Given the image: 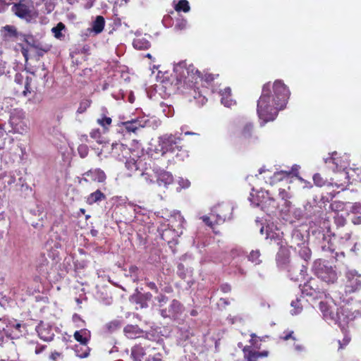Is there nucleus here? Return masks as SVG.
Listing matches in <instances>:
<instances>
[{
	"label": "nucleus",
	"mask_w": 361,
	"mask_h": 361,
	"mask_svg": "<svg viewBox=\"0 0 361 361\" xmlns=\"http://www.w3.org/2000/svg\"><path fill=\"white\" fill-rule=\"evenodd\" d=\"M159 124V121L155 117H149L146 115L121 123L122 126L127 132L133 133H136L140 129L146 127L157 128Z\"/></svg>",
	"instance_id": "423d86ee"
},
{
	"label": "nucleus",
	"mask_w": 361,
	"mask_h": 361,
	"mask_svg": "<svg viewBox=\"0 0 361 361\" xmlns=\"http://www.w3.org/2000/svg\"><path fill=\"white\" fill-rule=\"evenodd\" d=\"M97 122L102 126L106 128L111 123V118L110 117H104L101 119H98Z\"/></svg>",
	"instance_id": "09e8293b"
},
{
	"label": "nucleus",
	"mask_w": 361,
	"mask_h": 361,
	"mask_svg": "<svg viewBox=\"0 0 361 361\" xmlns=\"http://www.w3.org/2000/svg\"><path fill=\"white\" fill-rule=\"evenodd\" d=\"M174 8L178 12L183 11L185 13H188L190 10L189 2L187 0H180L175 5Z\"/></svg>",
	"instance_id": "473e14b6"
},
{
	"label": "nucleus",
	"mask_w": 361,
	"mask_h": 361,
	"mask_svg": "<svg viewBox=\"0 0 361 361\" xmlns=\"http://www.w3.org/2000/svg\"><path fill=\"white\" fill-rule=\"evenodd\" d=\"M89 334L86 329L76 331L74 334L75 339L80 342V345H75V353L80 358H85L89 355L90 349L87 346Z\"/></svg>",
	"instance_id": "6e6552de"
},
{
	"label": "nucleus",
	"mask_w": 361,
	"mask_h": 361,
	"mask_svg": "<svg viewBox=\"0 0 361 361\" xmlns=\"http://www.w3.org/2000/svg\"><path fill=\"white\" fill-rule=\"evenodd\" d=\"M319 309L324 319L329 324H337L342 329L354 318L353 314L346 307L338 308L331 300L321 301Z\"/></svg>",
	"instance_id": "f03ea898"
},
{
	"label": "nucleus",
	"mask_w": 361,
	"mask_h": 361,
	"mask_svg": "<svg viewBox=\"0 0 361 361\" xmlns=\"http://www.w3.org/2000/svg\"><path fill=\"white\" fill-rule=\"evenodd\" d=\"M6 73V66L4 63L0 62V77Z\"/></svg>",
	"instance_id": "e2e57ef3"
},
{
	"label": "nucleus",
	"mask_w": 361,
	"mask_h": 361,
	"mask_svg": "<svg viewBox=\"0 0 361 361\" xmlns=\"http://www.w3.org/2000/svg\"><path fill=\"white\" fill-rule=\"evenodd\" d=\"M173 73L176 79L175 85L178 90L185 86L192 88L197 82V80L202 77L200 71L192 64H188L185 61L174 63Z\"/></svg>",
	"instance_id": "7ed1b4c3"
},
{
	"label": "nucleus",
	"mask_w": 361,
	"mask_h": 361,
	"mask_svg": "<svg viewBox=\"0 0 361 361\" xmlns=\"http://www.w3.org/2000/svg\"><path fill=\"white\" fill-rule=\"evenodd\" d=\"M290 92L281 80H276L271 90L270 83L263 86L262 94L257 101V112L262 125L273 121L278 112L285 108Z\"/></svg>",
	"instance_id": "f257e3e1"
},
{
	"label": "nucleus",
	"mask_w": 361,
	"mask_h": 361,
	"mask_svg": "<svg viewBox=\"0 0 361 361\" xmlns=\"http://www.w3.org/2000/svg\"><path fill=\"white\" fill-rule=\"evenodd\" d=\"M133 45L136 49H147L150 47V42L145 37L137 36L134 39Z\"/></svg>",
	"instance_id": "393cba45"
},
{
	"label": "nucleus",
	"mask_w": 361,
	"mask_h": 361,
	"mask_svg": "<svg viewBox=\"0 0 361 361\" xmlns=\"http://www.w3.org/2000/svg\"><path fill=\"white\" fill-rule=\"evenodd\" d=\"M105 20L103 16H97L95 20L92 23L91 27L87 30L90 34L93 33L94 35H97L101 33L104 27Z\"/></svg>",
	"instance_id": "aec40b11"
},
{
	"label": "nucleus",
	"mask_w": 361,
	"mask_h": 361,
	"mask_svg": "<svg viewBox=\"0 0 361 361\" xmlns=\"http://www.w3.org/2000/svg\"><path fill=\"white\" fill-rule=\"evenodd\" d=\"M153 172L154 178H157V184L159 186L167 187V185L173 183V178L171 173L157 168L153 169Z\"/></svg>",
	"instance_id": "f8f14e48"
},
{
	"label": "nucleus",
	"mask_w": 361,
	"mask_h": 361,
	"mask_svg": "<svg viewBox=\"0 0 361 361\" xmlns=\"http://www.w3.org/2000/svg\"><path fill=\"white\" fill-rule=\"evenodd\" d=\"M191 271L188 269L185 271L183 264H179L178 265V274L182 279H185L188 274H190Z\"/></svg>",
	"instance_id": "37998d69"
},
{
	"label": "nucleus",
	"mask_w": 361,
	"mask_h": 361,
	"mask_svg": "<svg viewBox=\"0 0 361 361\" xmlns=\"http://www.w3.org/2000/svg\"><path fill=\"white\" fill-rule=\"evenodd\" d=\"M313 181L314 183L318 187H322L326 183V180L322 177L319 173H315L313 176Z\"/></svg>",
	"instance_id": "a19ab883"
},
{
	"label": "nucleus",
	"mask_w": 361,
	"mask_h": 361,
	"mask_svg": "<svg viewBox=\"0 0 361 361\" xmlns=\"http://www.w3.org/2000/svg\"><path fill=\"white\" fill-rule=\"evenodd\" d=\"M219 94L221 96V104L225 106L230 107L235 104V102L231 98V89L229 87L221 90Z\"/></svg>",
	"instance_id": "b1692460"
},
{
	"label": "nucleus",
	"mask_w": 361,
	"mask_h": 361,
	"mask_svg": "<svg viewBox=\"0 0 361 361\" xmlns=\"http://www.w3.org/2000/svg\"><path fill=\"white\" fill-rule=\"evenodd\" d=\"M243 350L246 361H257L259 357V352L256 351L251 346H245Z\"/></svg>",
	"instance_id": "a878e982"
},
{
	"label": "nucleus",
	"mask_w": 361,
	"mask_h": 361,
	"mask_svg": "<svg viewBox=\"0 0 361 361\" xmlns=\"http://www.w3.org/2000/svg\"><path fill=\"white\" fill-rule=\"evenodd\" d=\"M350 341V338L348 336H345V337L343 338V341H338V344H339V349H343L344 348L345 346H346Z\"/></svg>",
	"instance_id": "8fccbe9b"
},
{
	"label": "nucleus",
	"mask_w": 361,
	"mask_h": 361,
	"mask_svg": "<svg viewBox=\"0 0 361 361\" xmlns=\"http://www.w3.org/2000/svg\"><path fill=\"white\" fill-rule=\"evenodd\" d=\"M349 205H352L350 203H344L341 201H334L330 204L331 209L336 214H339V213L348 214V212L350 208L348 207Z\"/></svg>",
	"instance_id": "4be33fe9"
},
{
	"label": "nucleus",
	"mask_w": 361,
	"mask_h": 361,
	"mask_svg": "<svg viewBox=\"0 0 361 361\" xmlns=\"http://www.w3.org/2000/svg\"><path fill=\"white\" fill-rule=\"evenodd\" d=\"M3 39L6 41H16L19 35L17 29L13 25H6L1 30Z\"/></svg>",
	"instance_id": "6ab92c4d"
},
{
	"label": "nucleus",
	"mask_w": 361,
	"mask_h": 361,
	"mask_svg": "<svg viewBox=\"0 0 361 361\" xmlns=\"http://www.w3.org/2000/svg\"><path fill=\"white\" fill-rule=\"evenodd\" d=\"M25 41L30 45H32V47H36V48H38L39 46L38 44H36L35 42H34V40L32 39V37L31 36H26L25 37Z\"/></svg>",
	"instance_id": "603ef678"
},
{
	"label": "nucleus",
	"mask_w": 361,
	"mask_h": 361,
	"mask_svg": "<svg viewBox=\"0 0 361 361\" xmlns=\"http://www.w3.org/2000/svg\"><path fill=\"white\" fill-rule=\"evenodd\" d=\"M279 197L283 202V206L285 208H288L290 205V202L288 199L290 198L289 193L285 189H279Z\"/></svg>",
	"instance_id": "c9c22d12"
},
{
	"label": "nucleus",
	"mask_w": 361,
	"mask_h": 361,
	"mask_svg": "<svg viewBox=\"0 0 361 361\" xmlns=\"http://www.w3.org/2000/svg\"><path fill=\"white\" fill-rule=\"evenodd\" d=\"M179 185L182 188H187L190 186V183L188 180H184V179L181 178L179 180Z\"/></svg>",
	"instance_id": "864d4df0"
},
{
	"label": "nucleus",
	"mask_w": 361,
	"mask_h": 361,
	"mask_svg": "<svg viewBox=\"0 0 361 361\" xmlns=\"http://www.w3.org/2000/svg\"><path fill=\"white\" fill-rule=\"evenodd\" d=\"M265 231L266 233V239L270 240L271 243L274 242V243L277 244L278 245H281L282 243V235L283 233L281 232L278 229H274L273 228H271L270 226H266L264 228L262 226L260 228V233L261 234H264V232Z\"/></svg>",
	"instance_id": "ddd939ff"
},
{
	"label": "nucleus",
	"mask_w": 361,
	"mask_h": 361,
	"mask_svg": "<svg viewBox=\"0 0 361 361\" xmlns=\"http://www.w3.org/2000/svg\"><path fill=\"white\" fill-rule=\"evenodd\" d=\"M146 361H161L159 356L149 357Z\"/></svg>",
	"instance_id": "338daca9"
},
{
	"label": "nucleus",
	"mask_w": 361,
	"mask_h": 361,
	"mask_svg": "<svg viewBox=\"0 0 361 361\" xmlns=\"http://www.w3.org/2000/svg\"><path fill=\"white\" fill-rule=\"evenodd\" d=\"M293 346L294 350L297 353H302L306 350L305 347L302 344H300V343H296L295 342H294L293 344Z\"/></svg>",
	"instance_id": "3c124183"
},
{
	"label": "nucleus",
	"mask_w": 361,
	"mask_h": 361,
	"mask_svg": "<svg viewBox=\"0 0 361 361\" xmlns=\"http://www.w3.org/2000/svg\"><path fill=\"white\" fill-rule=\"evenodd\" d=\"M345 214L349 215L348 213V214L341 213V214H336L334 216L335 223L336 224V225H338L339 226H343L345 225Z\"/></svg>",
	"instance_id": "79ce46f5"
},
{
	"label": "nucleus",
	"mask_w": 361,
	"mask_h": 361,
	"mask_svg": "<svg viewBox=\"0 0 361 361\" xmlns=\"http://www.w3.org/2000/svg\"><path fill=\"white\" fill-rule=\"evenodd\" d=\"M180 139L172 134H165L159 137V147L157 149L161 154H164L168 152H173L176 149L178 148V144Z\"/></svg>",
	"instance_id": "1a4fd4ad"
},
{
	"label": "nucleus",
	"mask_w": 361,
	"mask_h": 361,
	"mask_svg": "<svg viewBox=\"0 0 361 361\" xmlns=\"http://www.w3.org/2000/svg\"><path fill=\"white\" fill-rule=\"evenodd\" d=\"M12 11L18 17L27 22H30L32 19L31 10L24 4H15L12 7Z\"/></svg>",
	"instance_id": "4468645a"
},
{
	"label": "nucleus",
	"mask_w": 361,
	"mask_h": 361,
	"mask_svg": "<svg viewBox=\"0 0 361 361\" xmlns=\"http://www.w3.org/2000/svg\"><path fill=\"white\" fill-rule=\"evenodd\" d=\"M322 250L324 251V252H329L331 253H333L334 252V249L331 247V246L329 245L328 246L326 245H322Z\"/></svg>",
	"instance_id": "680f3d73"
},
{
	"label": "nucleus",
	"mask_w": 361,
	"mask_h": 361,
	"mask_svg": "<svg viewBox=\"0 0 361 361\" xmlns=\"http://www.w3.org/2000/svg\"><path fill=\"white\" fill-rule=\"evenodd\" d=\"M298 169V166H294L290 170H284L274 173L273 176L274 181L275 180H283L284 178L288 177V176L294 171Z\"/></svg>",
	"instance_id": "2f4dec72"
},
{
	"label": "nucleus",
	"mask_w": 361,
	"mask_h": 361,
	"mask_svg": "<svg viewBox=\"0 0 361 361\" xmlns=\"http://www.w3.org/2000/svg\"><path fill=\"white\" fill-rule=\"evenodd\" d=\"M312 282L310 281L308 283L304 285L302 293L306 295L315 297L317 295V289L312 286Z\"/></svg>",
	"instance_id": "72a5a7b5"
},
{
	"label": "nucleus",
	"mask_w": 361,
	"mask_h": 361,
	"mask_svg": "<svg viewBox=\"0 0 361 361\" xmlns=\"http://www.w3.org/2000/svg\"><path fill=\"white\" fill-rule=\"evenodd\" d=\"M14 80L17 84L24 85V90H23L24 96H27V93H30V85L32 80L31 78L28 76L24 77L23 74L18 73L15 75Z\"/></svg>",
	"instance_id": "412c9836"
},
{
	"label": "nucleus",
	"mask_w": 361,
	"mask_h": 361,
	"mask_svg": "<svg viewBox=\"0 0 361 361\" xmlns=\"http://www.w3.org/2000/svg\"><path fill=\"white\" fill-rule=\"evenodd\" d=\"M138 175H140L147 183L153 182V176L148 171H143L142 170Z\"/></svg>",
	"instance_id": "c03bdc74"
},
{
	"label": "nucleus",
	"mask_w": 361,
	"mask_h": 361,
	"mask_svg": "<svg viewBox=\"0 0 361 361\" xmlns=\"http://www.w3.org/2000/svg\"><path fill=\"white\" fill-rule=\"evenodd\" d=\"M124 333L126 336L130 338H135L137 336H139L140 334L141 333V331L137 327V326H133V325H127L124 328Z\"/></svg>",
	"instance_id": "c756f323"
},
{
	"label": "nucleus",
	"mask_w": 361,
	"mask_h": 361,
	"mask_svg": "<svg viewBox=\"0 0 361 361\" xmlns=\"http://www.w3.org/2000/svg\"><path fill=\"white\" fill-rule=\"evenodd\" d=\"M187 27V21L185 19H181L177 21L174 26V29L176 30H183Z\"/></svg>",
	"instance_id": "49530a36"
},
{
	"label": "nucleus",
	"mask_w": 361,
	"mask_h": 361,
	"mask_svg": "<svg viewBox=\"0 0 361 361\" xmlns=\"http://www.w3.org/2000/svg\"><path fill=\"white\" fill-rule=\"evenodd\" d=\"M138 271V268L136 266H131L129 269V271L131 274H135V277H137V275L135 274L137 271Z\"/></svg>",
	"instance_id": "69168bd1"
},
{
	"label": "nucleus",
	"mask_w": 361,
	"mask_h": 361,
	"mask_svg": "<svg viewBox=\"0 0 361 361\" xmlns=\"http://www.w3.org/2000/svg\"><path fill=\"white\" fill-rule=\"evenodd\" d=\"M156 300L159 303V313L163 318L176 320L182 314L183 307L177 300L174 299L168 302L169 298L164 295L157 296Z\"/></svg>",
	"instance_id": "20e7f679"
},
{
	"label": "nucleus",
	"mask_w": 361,
	"mask_h": 361,
	"mask_svg": "<svg viewBox=\"0 0 361 361\" xmlns=\"http://www.w3.org/2000/svg\"><path fill=\"white\" fill-rule=\"evenodd\" d=\"M203 79L206 82H211V81H213L214 80V75L213 74H211V73H207V74H205L204 75Z\"/></svg>",
	"instance_id": "6e6d98bb"
},
{
	"label": "nucleus",
	"mask_w": 361,
	"mask_h": 361,
	"mask_svg": "<svg viewBox=\"0 0 361 361\" xmlns=\"http://www.w3.org/2000/svg\"><path fill=\"white\" fill-rule=\"evenodd\" d=\"M3 330L8 336L11 337L12 339H16L23 336L26 331V327L25 324L16 320H9L6 327L3 328Z\"/></svg>",
	"instance_id": "9d476101"
},
{
	"label": "nucleus",
	"mask_w": 361,
	"mask_h": 361,
	"mask_svg": "<svg viewBox=\"0 0 361 361\" xmlns=\"http://www.w3.org/2000/svg\"><path fill=\"white\" fill-rule=\"evenodd\" d=\"M347 279L346 288L349 293L357 291L361 288V274L354 269H349L345 273Z\"/></svg>",
	"instance_id": "9b49d317"
},
{
	"label": "nucleus",
	"mask_w": 361,
	"mask_h": 361,
	"mask_svg": "<svg viewBox=\"0 0 361 361\" xmlns=\"http://www.w3.org/2000/svg\"><path fill=\"white\" fill-rule=\"evenodd\" d=\"M350 212L352 213L351 221L355 225L361 224V204L355 203L353 205H349Z\"/></svg>",
	"instance_id": "5701e85b"
},
{
	"label": "nucleus",
	"mask_w": 361,
	"mask_h": 361,
	"mask_svg": "<svg viewBox=\"0 0 361 361\" xmlns=\"http://www.w3.org/2000/svg\"><path fill=\"white\" fill-rule=\"evenodd\" d=\"M202 219L205 224L207 226H212V221H210V218L206 216L202 217Z\"/></svg>",
	"instance_id": "052dcab7"
},
{
	"label": "nucleus",
	"mask_w": 361,
	"mask_h": 361,
	"mask_svg": "<svg viewBox=\"0 0 361 361\" xmlns=\"http://www.w3.org/2000/svg\"><path fill=\"white\" fill-rule=\"evenodd\" d=\"M152 294L149 293H138L136 295L134 296L135 300L137 304L140 305L141 308L147 307V301L149 300L152 298Z\"/></svg>",
	"instance_id": "cd10ccee"
},
{
	"label": "nucleus",
	"mask_w": 361,
	"mask_h": 361,
	"mask_svg": "<svg viewBox=\"0 0 361 361\" xmlns=\"http://www.w3.org/2000/svg\"><path fill=\"white\" fill-rule=\"evenodd\" d=\"M324 162L327 164H332L334 167H331L334 171H341L345 169L348 166V162L337 157V152H334L329 157L324 159Z\"/></svg>",
	"instance_id": "dca6fc26"
},
{
	"label": "nucleus",
	"mask_w": 361,
	"mask_h": 361,
	"mask_svg": "<svg viewBox=\"0 0 361 361\" xmlns=\"http://www.w3.org/2000/svg\"><path fill=\"white\" fill-rule=\"evenodd\" d=\"M260 257V252L259 250H252L250 252L248 259L255 263V264H259L261 262V260L259 259Z\"/></svg>",
	"instance_id": "58836bf2"
},
{
	"label": "nucleus",
	"mask_w": 361,
	"mask_h": 361,
	"mask_svg": "<svg viewBox=\"0 0 361 361\" xmlns=\"http://www.w3.org/2000/svg\"><path fill=\"white\" fill-rule=\"evenodd\" d=\"M299 255L304 260L307 261L311 257V250L303 243V245L300 247L299 250Z\"/></svg>",
	"instance_id": "e433bc0d"
},
{
	"label": "nucleus",
	"mask_w": 361,
	"mask_h": 361,
	"mask_svg": "<svg viewBox=\"0 0 361 361\" xmlns=\"http://www.w3.org/2000/svg\"><path fill=\"white\" fill-rule=\"evenodd\" d=\"M226 219H227V216L225 214H223V215L217 214L216 223L220 224V223L224 222Z\"/></svg>",
	"instance_id": "4d7b16f0"
},
{
	"label": "nucleus",
	"mask_w": 361,
	"mask_h": 361,
	"mask_svg": "<svg viewBox=\"0 0 361 361\" xmlns=\"http://www.w3.org/2000/svg\"><path fill=\"white\" fill-rule=\"evenodd\" d=\"M36 331L39 338L44 341H51L53 340L54 334L51 325L41 322L36 327Z\"/></svg>",
	"instance_id": "2eb2a0df"
},
{
	"label": "nucleus",
	"mask_w": 361,
	"mask_h": 361,
	"mask_svg": "<svg viewBox=\"0 0 361 361\" xmlns=\"http://www.w3.org/2000/svg\"><path fill=\"white\" fill-rule=\"evenodd\" d=\"M290 306L292 307V309L290 310V314L292 315L298 314L302 310V307L298 298H297L295 300H293L290 303Z\"/></svg>",
	"instance_id": "f704fd0d"
},
{
	"label": "nucleus",
	"mask_w": 361,
	"mask_h": 361,
	"mask_svg": "<svg viewBox=\"0 0 361 361\" xmlns=\"http://www.w3.org/2000/svg\"><path fill=\"white\" fill-rule=\"evenodd\" d=\"M313 269L318 278L326 283H334L337 280V274L334 269L321 260L314 262Z\"/></svg>",
	"instance_id": "0eeeda50"
},
{
	"label": "nucleus",
	"mask_w": 361,
	"mask_h": 361,
	"mask_svg": "<svg viewBox=\"0 0 361 361\" xmlns=\"http://www.w3.org/2000/svg\"><path fill=\"white\" fill-rule=\"evenodd\" d=\"M78 151L81 158H85L88 154V147L85 145H79Z\"/></svg>",
	"instance_id": "a18cd8bd"
},
{
	"label": "nucleus",
	"mask_w": 361,
	"mask_h": 361,
	"mask_svg": "<svg viewBox=\"0 0 361 361\" xmlns=\"http://www.w3.org/2000/svg\"><path fill=\"white\" fill-rule=\"evenodd\" d=\"M276 263L279 267H284L289 262V255L285 250H281L276 255Z\"/></svg>",
	"instance_id": "bb28decb"
},
{
	"label": "nucleus",
	"mask_w": 361,
	"mask_h": 361,
	"mask_svg": "<svg viewBox=\"0 0 361 361\" xmlns=\"http://www.w3.org/2000/svg\"><path fill=\"white\" fill-rule=\"evenodd\" d=\"M106 196L104 193H102L99 190H96L95 192L91 193L87 200V202L89 204H93L94 203L101 202L104 200Z\"/></svg>",
	"instance_id": "7c9ffc66"
},
{
	"label": "nucleus",
	"mask_w": 361,
	"mask_h": 361,
	"mask_svg": "<svg viewBox=\"0 0 361 361\" xmlns=\"http://www.w3.org/2000/svg\"><path fill=\"white\" fill-rule=\"evenodd\" d=\"M65 29V25L62 23H59L56 26L51 29V32L54 37L57 39H60L62 37L61 31Z\"/></svg>",
	"instance_id": "4c0bfd02"
},
{
	"label": "nucleus",
	"mask_w": 361,
	"mask_h": 361,
	"mask_svg": "<svg viewBox=\"0 0 361 361\" xmlns=\"http://www.w3.org/2000/svg\"><path fill=\"white\" fill-rule=\"evenodd\" d=\"M293 331L288 332L286 336L283 337V340L288 341L290 338H292L294 341H295V338L293 336Z\"/></svg>",
	"instance_id": "bf43d9fd"
},
{
	"label": "nucleus",
	"mask_w": 361,
	"mask_h": 361,
	"mask_svg": "<svg viewBox=\"0 0 361 361\" xmlns=\"http://www.w3.org/2000/svg\"><path fill=\"white\" fill-rule=\"evenodd\" d=\"M142 160L140 158L137 159H130L126 162V167L127 170L129 171L128 173V176H132L133 175L139 174L140 171H142V169L140 166H142Z\"/></svg>",
	"instance_id": "f3484780"
},
{
	"label": "nucleus",
	"mask_w": 361,
	"mask_h": 361,
	"mask_svg": "<svg viewBox=\"0 0 361 361\" xmlns=\"http://www.w3.org/2000/svg\"><path fill=\"white\" fill-rule=\"evenodd\" d=\"M221 289L224 293H228L231 290V286L228 284H223Z\"/></svg>",
	"instance_id": "13d9d810"
},
{
	"label": "nucleus",
	"mask_w": 361,
	"mask_h": 361,
	"mask_svg": "<svg viewBox=\"0 0 361 361\" xmlns=\"http://www.w3.org/2000/svg\"><path fill=\"white\" fill-rule=\"evenodd\" d=\"M253 130V125L251 123H247L242 130V136L248 138L251 136Z\"/></svg>",
	"instance_id": "ea45409f"
},
{
	"label": "nucleus",
	"mask_w": 361,
	"mask_h": 361,
	"mask_svg": "<svg viewBox=\"0 0 361 361\" xmlns=\"http://www.w3.org/2000/svg\"><path fill=\"white\" fill-rule=\"evenodd\" d=\"M83 179L85 181H88L87 178H90L92 181L102 183L106 179V175L104 172L99 169H91L83 174Z\"/></svg>",
	"instance_id": "a211bd4d"
},
{
	"label": "nucleus",
	"mask_w": 361,
	"mask_h": 361,
	"mask_svg": "<svg viewBox=\"0 0 361 361\" xmlns=\"http://www.w3.org/2000/svg\"><path fill=\"white\" fill-rule=\"evenodd\" d=\"M106 327L111 332L114 331L119 327V322L118 321H112L109 323L106 324Z\"/></svg>",
	"instance_id": "de8ad7c7"
},
{
	"label": "nucleus",
	"mask_w": 361,
	"mask_h": 361,
	"mask_svg": "<svg viewBox=\"0 0 361 361\" xmlns=\"http://www.w3.org/2000/svg\"><path fill=\"white\" fill-rule=\"evenodd\" d=\"M59 356H60L59 353L54 352V353H51V355H50V359H51L53 360H56L57 359V357Z\"/></svg>",
	"instance_id": "774afa93"
},
{
	"label": "nucleus",
	"mask_w": 361,
	"mask_h": 361,
	"mask_svg": "<svg viewBox=\"0 0 361 361\" xmlns=\"http://www.w3.org/2000/svg\"><path fill=\"white\" fill-rule=\"evenodd\" d=\"M46 345H37L35 348V352L36 354H39L41 353H42L44 349L46 348Z\"/></svg>",
	"instance_id": "5fc2aeb1"
},
{
	"label": "nucleus",
	"mask_w": 361,
	"mask_h": 361,
	"mask_svg": "<svg viewBox=\"0 0 361 361\" xmlns=\"http://www.w3.org/2000/svg\"><path fill=\"white\" fill-rule=\"evenodd\" d=\"M145 353L144 348L141 345H136L131 349L130 357L133 361H141Z\"/></svg>",
	"instance_id": "c85d7f7f"
},
{
	"label": "nucleus",
	"mask_w": 361,
	"mask_h": 361,
	"mask_svg": "<svg viewBox=\"0 0 361 361\" xmlns=\"http://www.w3.org/2000/svg\"><path fill=\"white\" fill-rule=\"evenodd\" d=\"M249 200L252 204L261 207V209L268 214L274 213L277 209L281 212L284 210L283 208H280L276 200L271 197L268 192H258L256 195L250 193Z\"/></svg>",
	"instance_id": "39448f33"
},
{
	"label": "nucleus",
	"mask_w": 361,
	"mask_h": 361,
	"mask_svg": "<svg viewBox=\"0 0 361 361\" xmlns=\"http://www.w3.org/2000/svg\"><path fill=\"white\" fill-rule=\"evenodd\" d=\"M147 286L152 289V290H155L156 292L158 291V289H157V285L154 283V282H149L147 283Z\"/></svg>",
	"instance_id": "0e129e2a"
}]
</instances>
